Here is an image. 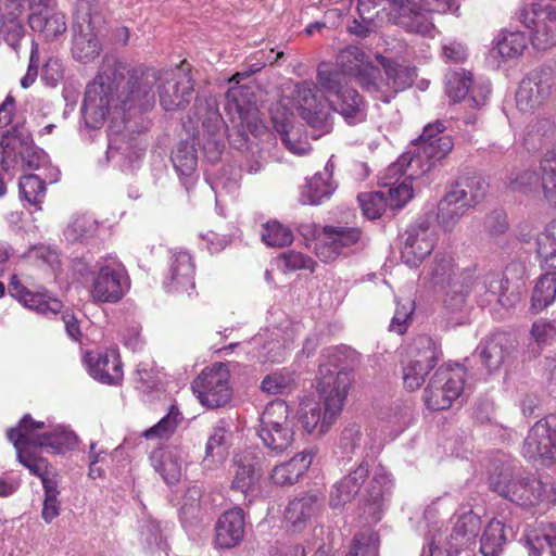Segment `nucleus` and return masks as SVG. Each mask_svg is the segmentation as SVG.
Segmentation results:
<instances>
[{
    "mask_svg": "<svg viewBox=\"0 0 556 556\" xmlns=\"http://www.w3.org/2000/svg\"><path fill=\"white\" fill-rule=\"evenodd\" d=\"M494 490L503 497L522 507L539 504L545 493L542 481L535 477H515L507 479L501 475L494 482Z\"/></svg>",
    "mask_w": 556,
    "mask_h": 556,
    "instance_id": "19",
    "label": "nucleus"
},
{
    "mask_svg": "<svg viewBox=\"0 0 556 556\" xmlns=\"http://www.w3.org/2000/svg\"><path fill=\"white\" fill-rule=\"evenodd\" d=\"M333 165L327 163L324 172L316 173L304 186L301 187L300 202L304 205H317L329 199L334 191L332 182Z\"/></svg>",
    "mask_w": 556,
    "mask_h": 556,
    "instance_id": "36",
    "label": "nucleus"
},
{
    "mask_svg": "<svg viewBox=\"0 0 556 556\" xmlns=\"http://www.w3.org/2000/svg\"><path fill=\"white\" fill-rule=\"evenodd\" d=\"M506 541L504 525L500 520H491L481 538L480 552L483 556H498Z\"/></svg>",
    "mask_w": 556,
    "mask_h": 556,
    "instance_id": "52",
    "label": "nucleus"
},
{
    "mask_svg": "<svg viewBox=\"0 0 556 556\" xmlns=\"http://www.w3.org/2000/svg\"><path fill=\"white\" fill-rule=\"evenodd\" d=\"M357 199L363 214L370 219L379 218L389 207L384 191L363 192L358 194Z\"/></svg>",
    "mask_w": 556,
    "mask_h": 556,
    "instance_id": "57",
    "label": "nucleus"
},
{
    "mask_svg": "<svg viewBox=\"0 0 556 556\" xmlns=\"http://www.w3.org/2000/svg\"><path fill=\"white\" fill-rule=\"evenodd\" d=\"M230 473L232 476L230 483L232 491L248 497L258 490L261 473L247 457L233 459Z\"/></svg>",
    "mask_w": 556,
    "mask_h": 556,
    "instance_id": "39",
    "label": "nucleus"
},
{
    "mask_svg": "<svg viewBox=\"0 0 556 556\" xmlns=\"http://www.w3.org/2000/svg\"><path fill=\"white\" fill-rule=\"evenodd\" d=\"M172 162L180 176H191L198 166V154L194 143L180 141L172 152Z\"/></svg>",
    "mask_w": 556,
    "mask_h": 556,
    "instance_id": "50",
    "label": "nucleus"
},
{
    "mask_svg": "<svg viewBox=\"0 0 556 556\" xmlns=\"http://www.w3.org/2000/svg\"><path fill=\"white\" fill-rule=\"evenodd\" d=\"M329 109L339 113L349 125L362 123L366 118V103L354 88H350L327 102Z\"/></svg>",
    "mask_w": 556,
    "mask_h": 556,
    "instance_id": "35",
    "label": "nucleus"
},
{
    "mask_svg": "<svg viewBox=\"0 0 556 556\" xmlns=\"http://www.w3.org/2000/svg\"><path fill=\"white\" fill-rule=\"evenodd\" d=\"M323 497L317 492H306L289 502L285 509V521L293 532H301L319 511Z\"/></svg>",
    "mask_w": 556,
    "mask_h": 556,
    "instance_id": "25",
    "label": "nucleus"
},
{
    "mask_svg": "<svg viewBox=\"0 0 556 556\" xmlns=\"http://www.w3.org/2000/svg\"><path fill=\"white\" fill-rule=\"evenodd\" d=\"M86 362L91 377L101 383L117 384L122 381L123 364L115 349L102 353H88Z\"/></svg>",
    "mask_w": 556,
    "mask_h": 556,
    "instance_id": "28",
    "label": "nucleus"
},
{
    "mask_svg": "<svg viewBox=\"0 0 556 556\" xmlns=\"http://www.w3.org/2000/svg\"><path fill=\"white\" fill-rule=\"evenodd\" d=\"M541 173V189L544 200L556 207V152H546L539 166Z\"/></svg>",
    "mask_w": 556,
    "mask_h": 556,
    "instance_id": "48",
    "label": "nucleus"
},
{
    "mask_svg": "<svg viewBox=\"0 0 556 556\" xmlns=\"http://www.w3.org/2000/svg\"><path fill=\"white\" fill-rule=\"evenodd\" d=\"M313 455L308 451H303L286 463L276 466L270 475L271 481L277 485H290L299 481L304 472L309 468Z\"/></svg>",
    "mask_w": 556,
    "mask_h": 556,
    "instance_id": "40",
    "label": "nucleus"
},
{
    "mask_svg": "<svg viewBox=\"0 0 556 556\" xmlns=\"http://www.w3.org/2000/svg\"><path fill=\"white\" fill-rule=\"evenodd\" d=\"M150 462L166 484H176L180 480L182 458L177 448H156L152 451Z\"/></svg>",
    "mask_w": 556,
    "mask_h": 556,
    "instance_id": "37",
    "label": "nucleus"
},
{
    "mask_svg": "<svg viewBox=\"0 0 556 556\" xmlns=\"http://www.w3.org/2000/svg\"><path fill=\"white\" fill-rule=\"evenodd\" d=\"M336 65L348 76L355 77L365 90L368 91L369 87L375 86L372 77L377 67L361 48L348 46L342 49L337 56Z\"/></svg>",
    "mask_w": 556,
    "mask_h": 556,
    "instance_id": "22",
    "label": "nucleus"
},
{
    "mask_svg": "<svg viewBox=\"0 0 556 556\" xmlns=\"http://www.w3.org/2000/svg\"><path fill=\"white\" fill-rule=\"evenodd\" d=\"M368 475L369 465L364 459L354 470L333 484L329 498L330 507L340 508L350 503L359 493Z\"/></svg>",
    "mask_w": 556,
    "mask_h": 556,
    "instance_id": "30",
    "label": "nucleus"
},
{
    "mask_svg": "<svg viewBox=\"0 0 556 556\" xmlns=\"http://www.w3.org/2000/svg\"><path fill=\"white\" fill-rule=\"evenodd\" d=\"M257 434L264 446L275 455H281L292 448L294 430L289 419V406L285 401L268 403L260 417Z\"/></svg>",
    "mask_w": 556,
    "mask_h": 556,
    "instance_id": "6",
    "label": "nucleus"
},
{
    "mask_svg": "<svg viewBox=\"0 0 556 556\" xmlns=\"http://www.w3.org/2000/svg\"><path fill=\"white\" fill-rule=\"evenodd\" d=\"M28 23L34 31L40 33L47 40H53L66 30L65 15L55 8L49 13L39 11L31 13Z\"/></svg>",
    "mask_w": 556,
    "mask_h": 556,
    "instance_id": "42",
    "label": "nucleus"
},
{
    "mask_svg": "<svg viewBox=\"0 0 556 556\" xmlns=\"http://www.w3.org/2000/svg\"><path fill=\"white\" fill-rule=\"evenodd\" d=\"M530 337L539 346H546L556 341V319L539 318L530 328Z\"/></svg>",
    "mask_w": 556,
    "mask_h": 556,
    "instance_id": "62",
    "label": "nucleus"
},
{
    "mask_svg": "<svg viewBox=\"0 0 556 556\" xmlns=\"http://www.w3.org/2000/svg\"><path fill=\"white\" fill-rule=\"evenodd\" d=\"M312 80L295 85L294 94L303 119L314 128L329 131L331 128L329 105Z\"/></svg>",
    "mask_w": 556,
    "mask_h": 556,
    "instance_id": "16",
    "label": "nucleus"
},
{
    "mask_svg": "<svg viewBox=\"0 0 556 556\" xmlns=\"http://www.w3.org/2000/svg\"><path fill=\"white\" fill-rule=\"evenodd\" d=\"M24 10L23 0H8L0 20V35L4 40L16 49L21 39L24 37V27L18 21Z\"/></svg>",
    "mask_w": 556,
    "mask_h": 556,
    "instance_id": "41",
    "label": "nucleus"
},
{
    "mask_svg": "<svg viewBox=\"0 0 556 556\" xmlns=\"http://www.w3.org/2000/svg\"><path fill=\"white\" fill-rule=\"evenodd\" d=\"M442 356L441 345L428 334L416 337L409 348L412 362L432 369Z\"/></svg>",
    "mask_w": 556,
    "mask_h": 556,
    "instance_id": "44",
    "label": "nucleus"
},
{
    "mask_svg": "<svg viewBox=\"0 0 556 556\" xmlns=\"http://www.w3.org/2000/svg\"><path fill=\"white\" fill-rule=\"evenodd\" d=\"M348 77L337 65L323 62L317 67L315 85L328 102L330 98L352 88Z\"/></svg>",
    "mask_w": 556,
    "mask_h": 556,
    "instance_id": "38",
    "label": "nucleus"
},
{
    "mask_svg": "<svg viewBox=\"0 0 556 556\" xmlns=\"http://www.w3.org/2000/svg\"><path fill=\"white\" fill-rule=\"evenodd\" d=\"M323 379L319 383V400H305L301 403L299 420L303 429L311 434L321 437L328 432L342 412L351 378L348 372H330L320 367Z\"/></svg>",
    "mask_w": 556,
    "mask_h": 556,
    "instance_id": "2",
    "label": "nucleus"
},
{
    "mask_svg": "<svg viewBox=\"0 0 556 556\" xmlns=\"http://www.w3.org/2000/svg\"><path fill=\"white\" fill-rule=\"evenodd\" d=\"M33 438L36 446L46 447L55 454H63L73 450L77 444V435L65 426H56L50 432L35 434Z\"/></svg>",
    "mask_w": 556,
    "mask_h": 556,
    "instance_id": "43",
    "label": "nucleus"
},
{
    "mask_svg": "<svg viewBox=\"0 0 556 556\" xmlns=\"http://www.w3.org/2000/svg\"><path fill=\"white\" fill-rule=\"evenodd\" d=\"M536 254L542 266L556 268V219L538 235Z\"/></svg>",
    "mask_w": 556,
    "mask_h": 556,
    "instance_id": "51",
    "label": "nucleus"
},
{
    "mask_svg": "<svg viewBox=\"0 0 556 556\" xmlns=\"http://www.w3.org/2000/svg\"><path fill=\"white\" fill-rule=\"evenodd\" d=\"M262 241L271 248H283L293 241L292 231L277 220L267 222L263 225L261 233Z\"/></svg>",
    "mask_w": 556,
    "mask_h": 556,
    "instance_id": "56",
    "label": "nucleus"
},
{
    "mask_svg": "<svg viewBox=\"0 0 556 556\" xmlns=\"http://www.w3.org/2000/svg\"><path fill=\"white\" fill-rule=\"evenodd\" d=\"M463 269L455 268V260L452 254L437 253L429 268V277L433 285H451L452 280H463L459 277Z\"/></svg>",
    "mask_w": 556,
    "mask_h": 556,
    "instance_id": "46",
    "label": "nucleus"
},
{
    "mask_svg": "<svg viewBox=\"0 0 556 556\" xmlns=\"http://www.w3.org/2000/svg\"><path fill=\"white\" fill-rule=\"evenodd\" d=\"M476 267L463 268L459 277L454 279L444 293L443 306L447 313L456 314L464 311L467 298L473 290L485 303L497 302L503 307H513L520 301V293L511 289L508 279L496 274H485L482 277L475 276Z\"/></svg>",
    "mask_w": 556,
    "mask_h": 556,
    "instance_id": "3",
    "label": "nucleus"
},
{
    "mask_svg": "<svg viewBox=\"0 0 556 556\" xmlns=\"http://www.w3.org/2000/svg\"><path fill=\"white\" fill-rule=\"evenodd\" d=\"M556 300V273L542 275L535 286L531 299V311L540 313Z\"/></svg>",
    "mask_w": 556,
    "mask_h": 556,
    "instance_id": "47",
    "label": "nucleus"
},
{
    "mask_svg": "<svg viewBox=\"0 0 556 556\" xmlns=\"http://www.w3.org/2000/svg\"><path fill=\"white\" fill-rule=\"evenodd\" d=\"M465 376L466 370L459 364L437 369L424 391L426 406L431 410L450 408L464 390Z\"/></svg>",
    "mask_w": 556,
    "mask_h": 556,
    "instance_id": "10",
    "label": "nucleus"
},
{
    "mask_svg": "<svg viewBox=\"0 0 556 556\" xmlns=\"http://www.w3.org/2000/svg\"><path fill=\"white\" fill-rule=\"evenodd\" d=\"M392 486V477L390 472L382 466H378L372 475V478L368 486L369 498L377 503L380 498L387 494Z\"/></svg>",
    "mask_w": 556,
    "mask_h": 556,
    "instance_id": "63",
    "label": "nucleus"
},
{
    "mask_svg": "<svg viewBox=\"0 0 556 556\" xmlns=\"http://www.w3.org/2000/svg\"><path fill=\"white\" fill-rule=\"evenodd\" d=\"M226 100V111L230 115L237 114L239 119L236 130L228 135L230 144L238 150L248 149L249 136L247 131L257 136L265 129L257 104L253 100V93L249 87L238 86L228 90Z\"/></svg>",
    "mask_w": 556,
    "mask_h": 556,
    "instance_id": "5",
    "label": "nucleus"
},
{
    "mask_svg": "<svg viewBox=\"0 0 556 556\" xmlns=\"http://www.w3.org/2000/svg\"><path fill=\"white\" fill-rule=\"evenodd\" d=\"M130 287L125 267L114 258L98 263L90 295L97 303H117Z\"/></svg>",
    "mask_w": 556,
    "mask_h": 556,
    "instance_id": "14",
    "label": "nucleus"
},
{
    "mask_svg": "<svg viewBox=\"0 0 556 556\" xmlns=\"http://www.w3.org/2000/svg\"><path fill=\"white\" fill-rule=\"evenodd\" d=\"M9 293L23 306L46 316L58 315L63 307L58 299L51 298L47 293L30 291L16 274H12L10 277Z\"/></svg>",
    "mask_w": 556,
    "mask_h": 556,
    "instance_id": "24",
    "label": "nucleus"
},
{
    "mask_svg": "<svg viewBox=\"0 0 556 556\" xmlns=\"http://www.w3.org/2000/svg\"><path fill=\"white\" fill-rule=\"evenodd\" d=\"M230 374L223 364L207 367L193 380L191 389L207 408L225 406L231 400Z\"/></svg>",
    "mask_w": 556,
    "mask_h": 556,
    "instance_id": "15",
    "label": "nucleus"
},
{
    "mask_svg": "<svg viewBox=\"0 0 556 556\" xmlns=\"http://www.w3.org/2000/svg\"><path fill=\"white\" fill-rule=\"evenodd\" d=\"M340 448L345 454H354L357 450H374V444L364 438L359 426L346 427L340 438Z\"/></svg>",
    "mask_w": 556,
    "mask_h": 556,
    "instance_id": "60",
    "label": "nucleus"
},
{
    "mask_svg": "<svg viewBox=\"0 0 556 556\" xmlns=\"http://www.w3.org/2000/svg\"><path fill=\"white\" fill-rule=\"evenodd\" d=\"M363 245V231L346 225H326L315 244L316 256L325 262L349 256Z\"/></svg>",
    "mask_w": 556,
    "mask_h": 556,
    "instance_id": "11",
    "label": "nucleus"
},
{
    "mask_svg": "<svg viewBox=\"0 0 556 556\" xmlns=\"http://www.w3.org/2000/svg\"><path fill=\"white\" fill-rule=\"evenodd\" d=\"M245 519L239 507L225 511L215 525V544L220 548H232L244 538Z\"/></svg>",
    "mask_w": 556,
    "mask_h": 556,
    "instance_id": "29",
    "label": "nucleus"
},
{
    "mask_svg": "<svg viewBox=\"0 0 556 556\" xmlns=\"http://www.w3.org/2000/svg\"><path fill=\"white\" fill-rule=\"evenodd\" d=\"M488 184L481 176L459 178L438 204V220L444 228H453L458 220L485 197Z\"/></svg>",
    "mask_w": 556,
    "mask_h": 556,
    "instance_id": "4",
    "label": "nucleus"
},
{
    "mask_svg": "<svg viewBox=\"0 0 556 556\" xmlns=\"http://www.w3.org/2000/svg\"><path fill=\"white\" fill-rule=\"evenodd\" d=\"M556 86L553 67L541 65L531 70L520 81L516 104L520 112L532 114L552 96Z\"/></svg>",
    "mask_w": 556,
    "mask_h": 556,
    "instance_id": "12",
    "label": "nucleus"
},
{
    "mask_svg": "<svg viewBox=\"0 0 556 556\" xmlns=\"http://www.w3.org/2000/svg\"><path fill=\"white\" fill-rule=\"evenodd\" d=\"M514 349L515 341L509 333H492L481 344V361L489 371L497 370L511 355Z\"/></svg>",
    "mask_w": 556,
    "mask_h": 556,
    "instance_id": "32",
    "label": "nucleus"
},
{
    "mask_svg": "<svg viewBox=\"0 0 556 556\" xmlns=\"http://www.w3.org/2000/svg\"><path fill=\"white\" fill-rule=\"evenodd\" d=\"M376 60L384 70L386 78L380 77L379 70L372 77L374 85L369 87V92L378 93V98L383 102H390V100L401 90L409 87L413 84L416 75L415 68L409 66H403L392 59H388L382 54L378 53Z\"/></svg>",
    "mask_w": 556,
    "mask_h": 556,
    "instance_id": "17",
    "label": "nucleus"
},
{
    "mask_svg": "<svg viewBox=\"0 0 556 556\" xmlns=\"http://www.w3.org/2000/svg\"><path fill=\"white\" fill-rule=\"evenodd\" d=\"M98 228V222L93 217L83 214L72 218L63 235L68 242L83 243L96 237Z\"/></svg>",
    "mask_w": 556,
    "mask_h": 556,
    "instance_id": "49",
    "label": "nucleus"
},
{
    "mask_svg": "<svg viewBox=\"0 0 556 556\" xmlns=\"http://www.w3.org/2000/svg\"><path fill=\"white\" fill-rule=\"evenodd\" d=\"M518 17L528 29L534 49L547 50L556 46V7L532 3L522 8Z\"/></svg>",
    "mask_w": 556,
    "mask_h": 556,
    "instance_id": "13",
    "label": "nucleus"
},
{
    "mask_svg": "<svg viewBox=\"0 0 556 556\" xmlns=\"http://www.w3.org/2000/svg\"><path fill=\"white\" fill-rule=\"evenodd\" d=\"M155 84L165 111L180 110L190 103L193 83L188 72L130 67L115 56H105L101 71L85 91L81 113L87 126L100 128L111 109L148 110L155 102L152 90Z\"/></svg>",
    "mask_w": 556,
    "mask_h": 556,
    "instance_id": "1",
    "label": "nucleus"
},
{
    "mask_svg": "<svg viewBox=\"0 0 556 556\" xmlns=\"http://www.w3.org/2000/svg\"><path fill=\"white\" fill-rule=\"evenodd\" d=\"M387 175L390 178H394L396 176L406 175V178L397 186L391 187L387 193V200L389 207L391 210L402 208L412 198H413V186L409 178L408 172H397L396 174H390L389 168L387 169Z\"/></svg>",
    "mask_w": 556,
    "mask_h": 556,
    "instance_id": "55",
    "label": "nucleus"
},
{
    "mask_svg": "<svg viewBox=\"0 0 556 556\" xmlns=\"http://www.w3.org/2000/svg\"><path fill=\"white\" fill-rule=\"evenodd\" d=\"M20 192L24 200L31 205H38L46 195V184L37 175H24L20 180Z\"/></svg>",
    "mask_w": 556,
    "mask_h": 556,
    "instance_id": "58",
    "label": "nucleus"
},
{
    "mask_svg": "<svg viewBox=\"0 0 556 556\" xmlns=\"http://www.w3.org/2000/svg\"><path fill=\"white\" fill-rule=\"evenodd\" d=\"M393 12L389 15L394 20V23L405 28L407 31L421 34L424 36H432L434 31V24L430 16L429 8L421 9L412 1H394L392 3Z\"/></svg>",
    "mask_w": 556,
    "mask_h": 556,
    "instance_id": "23",
    "label": "nucleus"
},
{
    "mask_svg": "<svg viewBox=\"0 0 556 556\" xmlns=\"http://www.w3.org/2000/svg\"><path fill=\"white\" fill-rule=\"evenodd\" d=\"M481 527L480 518L472 511H467L457 517L446 544L451 548L469 553L467 549L476 544V539Z\"/></svg>",
    "mask_w": 556,
    "mask_h": 556,
    "instance_id": "34",
    "label": "nucleus"
},
{
    "mask_svg": "<svg viewBox=\"0 0 556 556\" xmlns=\"http://www.w3.org/2000/svg\"><path fill=\"white\" fill-rule=\"evenodd\" d=\"M179 410L176 406H172L166 416H164L157 424L153 427L144 430L142 432V437L148 440L157 438V439H167L169 438L176 430L179 424Z\"/></svg>",
    "mask_w": 556,
    "mask_h": 556,
    "instance_id": "59",
    "label": "nucleus"
},
{
    "mask_svg": "<svg viewBox=\"0 0 556 556\" xmlns=\"http://www.w3.org/2000/svg\"><path fill=\"white\" fill-rule=\"evenodd\" d=\"M451 136H441L426 143L412 144V149L403 153L395 163L389 166L390 174L408 172L409 178H418L427 174L435 162L444 159L453 149Z\"/></svg>",
    "mask_w": 556,
    "mask_h": 556,
    "instance_id": "9",
    "label": "nucleus"
},
{
    "mask_svg": "<svg viewBox=\"0 0 556 556\" xmlns=\"http://www.w3.org/2000/svg\"><path fill=\"white\" fill-rule=\"evenodd\" d=\"M42 421H35L29 414L23 416L17 427L8 430L7 437L13 443L17 460L25 466L29 472L40 478L42 485L45 481H55L52 466L39 456L31 453V447H37L33 441V432L42 429Z\"/></svg>",
    "mask_w": 556,
    "mask_h": 556,
    "instance_id": "7",
    "label": "nucleus"
},
{
    "mask_svg": "<svg viewBox=\"0 0 556 556\" xmlns=\"http://www.w3.org/2000/svg\"><path fill=\"white\" fill-rule=\"evenodd\" d=\"M281 332L282 330L279 328L260 331L248 343L247 353L263 363H280L287 348L285 341L281 340Z\"/></svg>",
    "mask_w": 556,
    "mask_h": 556,
    "instance_id": "27",
    "label": "nucleus"
},
{
    "mask_svg": "<svg viewBox=\"0 0 556 556\" xmlns=\"http://www.w3.org/2000/svg\"><path fill=\"white\" fill-rule=\"evenodd\" d=\"M230 437L229 428L225 420H219L213 428L205 446L204 463L207 468L214 463H220L227 454V444Z\"/></svg>",
    "mask_w": 556,
    "mask_h": 556,
    "instance_id": "45",
    "label": "nucleus"
},
{
    "mask_svg": "<svg viewBox=\"0 0 556 556\" xmlns=\"http://www.w3.org/2000/svg\"><path fill=\"white\" fill-rule=\"evenodd\" d=\"M522 455L529 460L552 462L556 454V414L536 421L522 445Z\"/></svg>",
    "mask_w": 556,
    "mask_h": 556,
    "instance_id": "18",
    "label": "nucleus"
},
{
    "mask_svg": "<svg viewBox=\"0 0 556 556\" xmlns=\"http://www.w3.org/2000/svg\"><path fill=\"white\" fill-rule=\"evenodd\" d=\"M73 31L72 54L74 59L83 63H89L97 59L102 51V46L90 21L84 18L83 22L76 23Z\"/></svg>",
    "mask_w": 556,
    "mask_h": 556,
    "instance_id": "31",
    "label": "nucleus"
},
{
    "mask_svg": "<svg viewBox=\"0 0 556 556\" xmlns=\"http://www.w3.org/2000/svg\"><path fill=\"white\" fill-rule=\"evenodd\" d=\"M528 47V38L521 31L503 33L496 43L495 50L504 59L520 56Z\"/></svg>",
    "mask_w": 556,
    "mask_h": 556,
    "instance_id": "54",
    "label": "nucleus"
},
{
    "mask_svg": "<svg viewBox=\"0 0 556 556\" xmlns=\"http://www.w3.org/2000/svg\"><path fill=\"white\" fill-rule=\"evenodd\" d=\"M379 540L372 531L355 534L350 553L346 556H378Z\"/></svg>",
    "mask_w": 556,
    "mask_h": 556,
    "instance_id": "61",
    "label": "nucleus"
},
{
    "mask_svg": "<svg viewBox=\"0 0 556 556\" xmlns=\"http://www.w3.org/2000/svg\"><path fill=\"white\" fill-rule=\"evenodd\" d=\"M195 265L192 256L186 251H175L169 263V277L165 287L170 293H188L194 285Z\"/></svg>",
    "mask_w": 556,
    "mask_h": 556,
    "instance_id": "26",
    "label": "nucleus"
},
{
    "mask_svg": "<svg viewBox=\"0 0 556 556\" xmlns=\"http://www.w3.org/2000/svg\"><path fill=\"white\" fill-rule=\"evenodd\" d=\"M472 83V75L465 70L451 71L445 76L446 94L454 102L466 100Z\"/></svg>",
    "mask_w": 556,
    "mask_h": 556,
    "instance_id": "53",
    "label": "nucleus"
},
{
    "mask_svg": "<svg viewBox=\"0 0 556 556\" xmlns=\"http://www.w3.org/2000/svg\"><path fill=\"white\" fill-rule=\"evenodd\" d=\"M0 144L8 157L13 156L14 160L20 157L25 168L37 169L43 160L42 151L34 146L29 132L23 128L9 130Z\"/></svg>",
    "mask_w": 556,
    "mask_h": 556,
    "instance_id": "21",
    "label": "nucleus"
},
{
    "mask_svg": "<svg viewBox=\"0 0 556 556\" xmlns=\"http://www.w3.org/2000/svg\"><path fill=\"white\" fill-rule=\"evenodd\" d=\"M141 540L151 552L165 549L166 542L163 538L161 526L152 519H147L141 526Z\"/></svg>",
    "mask_w": 556,
    "mask_h": 556,
    "instance_id": "64",
    "label": "nucleus"
},
{
    "mask_svg": "<svg viewBox=\"0 0 556 556\" xmlns=\"http://www.w3.org/2000/svg\"><path fill=\"white\" fill-rule=\"evenodd\" d=\"M190 123L192 128L202 137L203 150L211 161H216L223 150L225 123L219 113L217 101L214 98H198L193 106Z\"/></svg>",
    "mask_w": 556,
    "mask_h": 556,
    "instance_id": "8",
    "label": "nucleus"
},
{
    "mask_svg": "<svg viewBox=\"0 0 556 556\" xmlns=\"http://www.w3.org/2000/svg\"><path fill=\"white\" fill-rule=\"evenodd\" d=\"M405 236L401 251L402 261L409 267H416L434 249L433 231L429 222L420 220L407 228Z\"/></svg>",
    "mask_w": 556,
    "mask_h": 556,
    "instance_id": "20",
    "label": "nucleus"
},
{
    "mask_svg": "<svg viewBox=\"0 0 556 556\" xmlns=\"http://www.w3.org/2000/svg\"><path fill=\"white\" fill-rule=\"evenodd\" d=\"M530 556H556V522H539L525 530Z\"/></svg>",
    "mask_w": 556,
    "mask_h": 556,
    "instance_id": "33",
    "label": "nucleus"
}]
</instances>
